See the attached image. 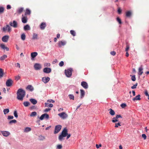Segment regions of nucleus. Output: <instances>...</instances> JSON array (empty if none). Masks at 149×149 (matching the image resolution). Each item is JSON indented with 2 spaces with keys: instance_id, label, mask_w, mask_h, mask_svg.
Instances as JSON below:
<instances>
[{
  "instance_id": "nucleus-1",
  "label": "nucleus",
  "mask_w": 149,
  "mask_h": 149,
  "mask_svg": "<svg viewBox=\"0 0 149 149\" xmlns=\"http://www.w3.org/2000/svg\"><path fill=\"white\" fill-rule=\"evenodd\" d=\"M17 98L18 100L22 101L25 95V91L21 88L19 89L17 92Z\"/></svg>"
},
{
  "instance_id": "nucleus-2",
  "label": "nucleus",
  "mask_w": 149,
  "mask_h": 149,
  "mask_svg": "<svg viewBox=\"0 0 149 149\" xmlns=\"http://www.w3.org/2000/svg\"><path fill=\"white\" fill-rule=\"evenodd\" d=\"M68 135V130L66 128H64L62 131L61 134L58 136V139L60 141L64 139L63 138L66 137Z\"/></svg>"
},
{
  "instance_id": "nucleus-3",
  "label": "nucleus",
  "mask_w": 149,
  "mask_h": 149,
  "mask_svg": "<svg viewBox=\"0 0 149 149\" xmlns=\"http://www.w3.org/2000/svg\"><path fill=\"white\" fill-rule=\"evenodd\" d=\"M72 69L70 68L67 70H65V74L68 77H70L72 75Z\"/></svg>"
},
{
  "instance_id": "nucleus-4",
  "label": "nucleus",
  "mask_w": 149,
  "mask_h": 149,
  "mask_svg": "<svg viewBox=\"0 0 149 149\" xmlns=\"http://www.w3.org/2000/svg\"><path fill=\"white\" fill-rule=\"evenodd\" d=\"M58 115L62 119H63L66 118L68 117V115L65 112H63L62 113H58Z\"/></svg>"
},
{
  "instance_id": "nucleus-5",
  "label": "nucleus",
  "mask_w": 149,
  "mask_h": 149,
  "mask_svg": "<svg viewBox=\"0 0 149 149\" xmlns=\"http://www.w3.org/2000/svg\"><path fill=\"white\" fill-rule=\"evenodd\" d=\"M61 127L62 126L61 125H56L55 127L54 133L56 134L58 133L61 130Z\"/></svg>"
},
{
  "instance_id": "nucleus-6",
  "label": "nucleus",
  "mask_w": 149,
  "mask_h": 149,
  "mask_svg": "<svg viewBox=\"0 0 149 149\" xmlns=\"http://www.w3.org/2000/svg\"><path fill=\"white\" fill-rule=\"evenodd\" d=\"M122 116L120 115H117L116 116V117H114L113 118L112 120V122L114 123L115 122H118V119L119 118H122Z\"/></svg>"
},
{
  "instance_id": "nucleus-7",
  "label": "nucleus",
  "mask_w": 149,
  "mask_h": 149,
  "mask_svg": "<svg viewBox=\"0 0 149 149\" xmlns=\"http://www.w3.org/2000/svg\"><path fill=\"white\" fill-rule=\"evenodd\" d=\"M3 32H5L7 30L8 32H10L11 30V27L8 25H6V27H4L2 29Z\"/></svg>"
},
{
  "instance_id": "nucleus-8",
  "label": "nucleus",
  "mask_w": 149,
  "mask_h": 149,
  "mask_svg": "<svg viewBox=\"0 0 149 149\" xmlns=\"http://www.w3.org/2000/svg\"><path fill=\"white\" fill-rule=\"evenodd\" d=\"M13 81L11 79L7 80L6 82V85L7 86H11L13 83Z\"/></svg>"
},
{
  "instance_id": "nucleus-9",
  "label": "nucleus",
  "mask_w": 149,
  "mask_h": 149,
  "mask_svg": "<svg viewBox=\"0 0 149 149\" xmlns=\"http://www.w3.org/2000/svg\"><path fill=\"white\" fill-rule=\"evenodd\" d=\"M9 24L11 26L15 28L17 27V22L15 21H13V22H9Z\"/></svg>"
},
{
  "instance_id": "nucleus-10",
  "label": "nucleus",
  "mask_w": 149,
  "mask_h": 149,
  "mask_svg": "<svg viewBox=\"0 0 149 149\" xmlns=\"http://www.w3.org/2000/svg\"><path fill=\"white\" fill-rule=\"evenodd\" d=\"M49 118V115L45 113L42 115L41 116L40 118V119L41 120H42L45 118L47 119H48Z\"/></svg>"
},
{
  "instance_id": "nucleus-11",
  "label": "nucleus",
  "mask_w": 149,
  "mask_h": 149,
  "mask_svg": "<svg viewBox=\"0 0 149 149\" xmlns=\"http://www.w3.org/2000/svg\"><path fill=\"white\" fill-rule=\"evenodd\" d=\"M9 37L7 35H6L3 36L2 38V40L4 42H7L9 39Z\"/></svg>"
},
{
  "instance_id": "nucleus-12",
  "label": "nucleus",
  "mask_w": 149,
  "mask_h": 149,
  "mask_svg": "<svg viewBox=\"0 0 149 149\" xmlns=\"http://www.w3.org/2000/svg\"><path fill=\"white\" fill-rule=\"evenodd\" d=\"M81 86L85 89H87L88 88V84L85 81H82L81 83Z\"/></svg>"
},
{
  "instance_id": "nucleus-13",
  "label": "nucleus",
  "mask_w": 149,
  "mask_h": 149,
  "mask_svg": "<svg viewBox=\"0 0 149 149\" xmlns=\"http://www.w3.org/2000/svg\"><path fill=\"white\" fill-rule=\"evenodd\" d=\"M35 69L36 70H40L41 68V65L39 63H35L34 65Z\"/></svg>"
},
{
  "instance_id": "nucleus-14",
  "label": "nucleus",
  "mask_w": 149,
  "mask_h": 149,
  "mask_svg": "<svg viewBox=\"0 0 149 149\" xmlns=\"http://www.w3.org/2000/svg\"><path fill=\"white\" fill-rule=\"evenodd\" d=\"M65 41H60L58 42V45L59 47H61L62 46L65 45L66 44Z\"/></svg>"
},
{
  "instance_id": "nucleus-15",
  "label": "nucleus",
  "mask_w": 149,
  "mask_h": 149,
  "mask_svg": "<svg viewBox=\"0 0 149 149\" xmlns=\"http://www.w3.org/2000/svg\"><path fill=\"white\" fill-rule=\"evenodd\" d=\"M50 78L48 77H44L42 78V81L45 83H47L50 80Z\"/></svg>"
},
{
  "instance_id": "nucleus-16",
  "label": "nucleus",
  "mask_w": 149,
  "mask_h": 149,
  "mask_svg": "<svg viewBox=\"0 0 149 149\" xmlns=\"http://www.w3.org/2000/svg\"><path fill=\"white\" fill-rule=\"evenodd\" d=\"M1 132L3 135L5 136H8L10 134L9 132L8 131H0V132Z\"/></svg>"
},
{
  "instance_id": "nucleus-17",
  "label": "nucleus",
  "mask_w": 149,
  "mask_h": 149,
  "mask_svg": "<svg viewBox=\"0 0 149 149\" xmlns=\"http://www.w3.org/2000/svg\"><path fill=\"white\" fill-rule=\"evenodd\" d=\"M43 72L46 73H49L51 72V69L50 68H45L43 69Z\"/></svg>"
},
{
  "instance_id": "nucleus-18",
  "label": "nucleus",
  "mask_w": 149,
  "mask_h": 149,
  "mask_svg": "<svg viewBox=\"0 0 149 149\" xmlns=\"http://www.w3.org/2000/svg\"><path fill=\"white\" fill-rule=\"evenodd\" d=\"M0 46L2 49H3L4 50L6 49L7 51H9V48L8 47H6L5 45L3 44L2 43L0 45Z\"/></svg>"
},
{
  "instance_id": "nucleus-19",
  "label": "nucleus",
  "mask_w": 149,
  "mask_h": 149,
  "mask_svg": "<svg viewBox=\"0 0 149 149\" xmlns=\"http://www.w3.org/2000/svg\"><path fill=\"white\" fill-rule=\"evenodd\" d=\"M46 25L45 22H42L40 25V28L41 30H44L45 28Z\"/></svg>"
},
{
  "instance_id": "nucleus-20",
  "label": "nucleus",
  "mask_w": 149,
  "mask_h": 149,
  "mask_svg": "<svg viewBox=\"0 0 149 149\" xmlns=\"http://www.w3.org/2000/svg\"><path fill=\"white\" fill-rule=\"evenodd\" d=\"M80 91V97L81 99L82 98L84 97L85 93L83 90L81 89Z\"/></svg>"
},
{
  "instance_id": "nucleus-21",
  "label": "nucleus",
  "mask_w": 149,
  "mask_h": 149,
  "mask_svg": "<svg viewBox=\"0 0 149 149\" xmlns=\"http://www.w3.org/2000/svg\"><path fill=\"white\" fill-rule=\"evenodd\" d=\"M27 89H28L29 91H32L34 90V88L31 85H29L26 88Z\"/></svg>"
},
{
  "instance_id": "nucleus-22",
  "label": "nucleus",
  "mask_w": 149,
  "mask_h": 149,
  "mask_svg": "<svg viewBox=\"0 0 149 149\" xmlns=\"http://www.w3.org/2000/svg\"><path fill=\"white\" fill-rule=\"evenodd\" d=\"M38 55V53L37 52H34L31 53V56L33 58L36 57Z\"/></svg>"
},
{
  "instance_id": "nucleus-23",
  "label": "nucleus",
  "mask_w": 149,
  "mask_h": 149,
  "mask_svg": "<svg viewBox=\"0 0 149 149\" xmlns=\"http://www.w3.org/2000/svg\"><path fill=\"white\" fill-rule=\"evenodd\" d=\"M30 101L33 104H35L37 103V100L34 99H31L30 100Z\"/></svg>"
},
{
  "instance_id": "nucleus-24",
  "label": "nucleus",
  "mask_w": 149,
  "mask_h": 149,
  "mask_svg": "<svg viewBox=\"0 0 149 149\" xmlns=\"http://www.w3.org/2000/svg\"><path fill=\"white\" fill-rule=\"evenodd\" d=\"M27 18L26 17H23L22 18V22L24 23H26L27 22Z\"/></svg>"
},
{
  "instance_id": "nucleus-25",
  "label": "nucleus",
  "mask_w": 149,
  "mask_h": 149,
  "mask_svg": "<svg viewBox=\"0 0 149 149\" xmlns=\"http://www.w3.org/2000/svg\"><path fill=\"white\" fill-rule=\"evenodd\" d=\"M4 73L3 70L0 68V78L2 77L3 76Z\"/></svg>"
},
{
  "instance_id": "nucleus-26",
  "label": "nucleus",
  "mask_w": 149,
  "mask_h": 149,
  "mask_svg": "<svg viewBox=\"0 0 149 149\" xmlns=\"http://www.w3.org/2000/svg\"><path fill=\"white\" fill-rule=\"evenodd\" d=\"M132 15L131 12L130 11H128L126 13V15L127 17H130Z\"/></svg>"
},
{
  "instance_id": "nucleus-27",
  "label": "nucleus",
  "mask_w": 149,
  "mask_h": 149,
  "mask_svg": "<svg viewBox=\"0 0 149 149\" xmlns=\"http://www.w3.org/2000/svg\"><path fill=\"white\" fill-rule=\"evenodd\" d=\"M38 38V35L36 33H33V34L32 39H37Z\"/></svg>"
},
{
  "instance_id": "nucleus-28",
  "label": "nucleus",
  "mask_w": 149,
  "mask_h": 149,
  "mask_svg": "<svg viewBox=\"0 0 149 149\" xmlns=\"http://www.w3.org/2000/svg\"><path fill=\"white\" fill-rule=\"evenodd\" d=\"M24 29L25 30H30V27L29 25L27 24L24 27Z\"/></svg>"
},
{
  "instance_id": "nucleus-29",
  "label": "nucleus",
  "mask_w": 149,
  "mask_h": 149,
  "mask_svg": "<svg viewBox=\"0 0 149 149\" xmlns=\"http://www.w3.org/2000/svg\"><path fill=\"white\" fill-rule=\"evenodd\" d=\"M133 100L134 101L140 100V95L139 94L136 96L133 99Z\"/></svg>"
},
{
  "instance_id": "nucleus-30",
  "label": "nucleus",
  "mask_w": 149,
  "mask_h": 149,
  "mask_svg": "<svg viewBox=\"0 0 149 149\" xmlns=\"http://www.w3.org/2000/svg\"><path fill=\"white\" fill-rule=\"evenodd\" d=\"M45 104L46 107H52L53 106V105L52 104H49L48 103H45Z\"/></svg>"
},
{
  "instance_id": "nucleus-31",
  "label": "nucleus",
  "mask_w": 149,
  "mask_h": 149,
  "mask_svg": "<svg viewBox=\"0 0 149 149\" xmlns=\"http://www.w3.org/2000/svg\"><path fill=\"white\" fill-rule=\"evenodd\" d=\"M109 110L110 111L109 113L111 116H113L115 114V112L114 110L111 109H110Z\"/></svg>"
},
{
  "instance_id": "nucleus-32",
  "label": "nucleus",
  "mask_w": 149,
  "mask_h": 149,
  "mask_svg": "<svg viewBox=\"0 0 149 149\" xmlns=\"http://www.w3.org/2000/svg\"><path fill=\"white\" fill-rule=\"evenodd\" d=\"M23 10L24 8H19L17 10V12L19 13H20L23 12Z\"/></svg>"
},
{
  "instance_id": "nucleus-33",
  "label": "nucleus",
  "mask_w": 149,
  "mask_h": 149,
  "mask_svg": "<svg viewBox=\"0 0 149 149\" xmlns=\"http://www.w3.org/2000/svg\"><path fill=\"white\" fill-rule=\"evenodd\" d=\"M7 56L6 55H4L3 56L1 57L0 60L1 61L4 60L5 58H7Z\"/></svg>"
},
{
  "instance_id": "nucleus-34",
  "label": "nucleus",
  "mask_w": 149,
  "mask_h": 149,
  "mask_svg": "<svg viewBox=\"0 0 149 149\" xmlns=\"http://www.w3.org/2000/svg\"><path fill=\"white\" fill-rule=\"evenodd\" d=\"M31 130V129L30 127H26L24 129V132H28L30 131Z\"/></svg>"
},
{
  "instance_id": "nucleus-35",
  "label": "nucleus",
  "mask_w": 149,
  "mask_h": 149,
  "mask_svg": "<svg viewBox=\"0 0 149 149\" xmlns=\"http://www.w3.org/2000/svg\"><path fill=\"white\" fill-rule=\"evenodd\" d=\"M37 113L36 111L33 112L31 113V114L30 115V116L31 117H33L37 115Z\"/></svg>"
},
{
  "instance_id": "nucleus-36",
  "label": "nucleus",
  "mask_w": 149,
  "mask_h": 149,
  "mask_svg": "<svg viewBox=\"0 0 149 149\" xmlns=\"http://www.w3.org/2000/svg\"><path fill=\"white\" fill-rule=\"evenodd\" d=\"M31 13V11L28 9H26L25 12V15H29Z\"/></svg>"
},
{
  "instance_id": "nucleus-37",
  "label": "nucleus",
  "mask_w": 149,
  "mask_h": 149,
  "mask_svg": "<svg viewBox=\"0 0 149 149\" xmlns=\"http://www.w3.org/2000/svg\"><path fill=\"white\" fill-rule=\"evenodd\" d=\"M23 104L25 107H27L30 105V103L28 102H25L23 103Z\"/></svg>"
},
{
  "instance_id": "nucleus-38",
  "label": "nucleus",
  "mask_w": 149,
  "mask_h": 149,
  "mask_svg": "<svg viewBox=\"0 0 149 149\" xmlns=\"http://www.w3.org/2000/svg\"><path fill=\"white\" fill-rule=\"evenodd\" d=\"M9 111V110L8 109H4L3 112L4 114H6L8 113Z\"/></svg>"
},
{
  "instance_id": "nucleus-39",
  "label": "nucleus",
  "mask_w": 149,
  "mask_h": 149,
  "mask_svg": "<svg viewBox=\"0 0 149 149\" xmlns=\"http://www.w3.org/2000/svg\"><path fill=\"white\" fill-rule=\"evenodd\" d=\"M70 33L73 36H74L76 35V33L73 30H71L70 31Z\"/></svg>"
},
{
  "instance_id": "nucleus-40",
  "label": "nucleus",
  "mask_w": 149,
  "mask_h": 149,
  "mask_svg": "<svg viewBox=\"0 0 149 149\" xmlns=\"http://www.w3.org/2000/svg\"><path fill=\"white\" fill-rule=\"evenodd\" d=\"M4 7L0 6V14L3 13L4 12Z\"/></svg>"
},
{
  "instance_id": "nucleus-41",
  "label": "nucleus",
  "mask_w": 149,
  "mask_h": 149,
  "mask_svg": "<svg viewBox=\"0 0 149 149\" xmlns=\"http://www.w3.org/2000/svg\"><path fill=\"white\" fill-rule=\"evenodd\" d=\"M126 48L125 49V51L126 52H128L129 50L130 47L129 45H128L127 43H126Z\"/></svg>"
},
{
  "instance_id": "nucleus-42",
  "label": "nucleus",
  "mask_w": 149,
  "mask_h": 149,
  "mask_svg": "<svg viewBox=\"0 0 149 149\" xmlns=\"http://www.w3.org/2000/svg\"><path fill=\"white\" fill-rule=\"evenodd\" d=\"M21 38L23 40H25L26 36L24 33H23L22 34Z\"/></svg>"
},
{
  "instance_id": "nucleus-43",
  "label": "nucleus",
  "mask_w": 149,
  "mask_h": 149,
  "mask_svg": "<svg viewBox=\"0 0 149 149\" xmlns=\"http://www.w3.org/2000/svg\"><path fill=\"white\" fill-rule=\"evenodd\" d=\"M39 139L40 140L42 141L45 139V137L44 136H42V135H40L39 136Z\"/></svg>"
},
{
  "instance_id": "nucleus-44",
  "label": "nucleus",
  "mask_w": 149,
  "mask_h": 149,
  "mask_svg": "<svg viewBox=\"0 0 149 149\" xmlns=\"http://www.w3.org/2000/svg\"><path fill=\"white\" fill-rule=\"evenodd\" d=\"M17 122V121L15 120H10L9 122V124H11L13 123H16Z\"/></svg>"
},
{
  "instance_id": "nucleus-45",
  "label": "nucleus",
  "mask_w": 149,
  "mask_h": 149,
  "mask_svg": "<svg viewBox=\"0 0 149 149\" xmlns=\"http://www.w3.org/2000/svg\"><path fill=\"white\" fill-rule=\"evenodd\" d=\"M145 95L148 97V99L149 100V95L147 90H146L144 93Z\"/></svg>"
},
{
  "instance_id": "nucleus-46",
  "label": "nucleus",
  "mask_w": 149,
  "mask_h": 149,
  "mask_svg": "<svg viewBox=\"0 0 149 149\" xmlns=\"http://www.w3.org/2000/svg\"><path fill=\"white\" fill-rule=\"evenodd\" d=\"M116 20L117 22L119 23L120 24H122V22L121 19L118 17L116 18Z\"/></svg>"
},
{
  "instance_id": "nucleus-47",
  "label": "nucleus",
  "mask_w": 149,
  "mask_h": 149,
  "mask_svg": "<svg viewBox=\"0 0 149 149\" xmlns=\"http://www.w3.org/2000/svg\"><path fill=\"white\" fill-rule=\"evenodd\" d=\"M14 114L15 117L16 118H17L18 117L17 113L16 110H15L14 111Z\"/></svg>"
},
{
  "instance_id": "nucleus-48",
  "label": "nucleus",
  "mask_w": 149,
  "mask_h": 149,
  "mask_svg": "<svg viewBox=\"0 0 149 149\" xmlns=\"http://www.w3.org/2000/svg\"><path fill=\"white\" fill-rule=\"evenodd\" d=\"M69 97L70 100H74V96L70 94L68 95Z\"/></svg>"
},
{
  "instance_id": "nucleus-49",
  "label": "nucleus",
  "mask_w": 149,
  "mask_h": 149,
  "mask_svg": "<svg viewBox=\"0 0 149 149\" xmlns=\"http://www.w3.org/2000/svg\"><path fill=\"white\" fill-rule=\"evenodd\" d=\"M44 65L45 67H49L50 66V64L49 63H46L44 64Z\"/></svg>"
},
{
  "instance_id": "nucleus-50",
  "label": "nucleus",
  "mask_w": 149,
  "mask_h": 149,
  "mask_svg": "<svg viewBox=\"0 0 149 149\" xmlns=\"http://www.w3.org/2000/svg\"><path fill=\"white\" fill-rule=\"evenodd\" d=\"M121 125L120 124V122H119L115 124V127H118V126H120Z\"/></svg>"
},
{
  "instance_id": "nucleus-51",
  "label": "nucleus",
  "mask_w": 149,
  "mask_h": 149,
  "mask_svg": "<svg viewBox=\"0 0 149 149\" xmlns=\"http://www.w3.org/2000/svg\"><path fill=\"white\" fill-rule=\"evenodd\" d=\"M137 83H136L133 86H132L131 87V88L132 89H134L136 88V86L137 85Z\"/></svg>"
},
{
  "instance_id": "nucleus-52",
  "label": "nucleus",
  "mask_w": 149,
  "mask_h": 149,
  "mask_svg": "<svg viewBox=\"0 0 149 149\" xmlns=\"http://www.w3.org/2000/svg\"><path fill=\"white\" fill-rule=\"evenodd\" d=\"M126 106H127L126 104L125 103H123V104H121L120 105V106L122 108H124Z\"/></svg>"
},
{
  "instance_id": "nucleus-53",
  "label": "nucleus",
  "mask_w": 149,
  "mask_h": 149,
  "mask_svg": "<svg viewBox=\"0 0 149 149\" xmlns=\"http://www.w3.org/2000/svg\"><path fill=\"white\" fill-rule=\"evenodd\" d=\"M132 80L133 81H135L136 80V78L135 75H133L132 77H131Z\"/></svg>"
},
{
  "instance_id": "nucleus-54",
  "label": "nucleus",
  "mask_w": 149,
  "mask_h": 149,
  "mask_svg": "<svg viewBox=\"0 0 149 149\" xmlns=\"http://www.w3.org/2000/svg\"><path fill=\"white\" fill-rule=\"evenodd\" d=\"M59 65L61 67L63 66L64 65V63L63 61H61V62H60Z\"/></svg>"
},
{
  "instance_id": "nucleus-55",
  "label": "nucleus",
  "mask_w": 149,
  "mask_h": 149,
  "mask_svg": "<svg viewBox=\"0 0 149 149\" xmlns=\"http://www.w3.org/2000/svg\"><path fill=\"white\" fill-rule=\"evenodd\" d=\"M142 137L144 140H145L146 139V136L145 134H143L142 135Z\"/></svg>"
},
{
  "instance_id": "nucleus-56",
  "label": "nucleus",
  "mask_w": 149,
  "mask_h": 149,
  "mask_svg": "<svg viewBox=\"0 0 149 149\" xmlns=\"http://www.w3.org/2000/svg\"><path fill=\"white\" fill-rule=\"evenodd\" d=\"M47 102H52L53 103L54 102V101L52 100H47Z\"/></svg>"
},
{
  "instance_id": "nucleus-57",
  "label": "nucleus",
  "mask_w": 149,
  "mask_h": 149,
  "mask_svg": "<svg viewBox=\"0 0 149 149\" xmlns=\"http://www.w3.org/2000/svg\"><path fill=\"white\" fill-rule=\"evenodd\" d=\"M62 148V146L61 145H58L57 146V148L61 149Z\"/></svg>"
},
{
  "instance_id": "nucleus-58",
  "label": "nucleus",
  "mask_w": 149,
  "mask_h": 149,
  "mask_svg": "<svg viewBox=\"0 0 149 149\" xmlns=\"http://www.w3.org/2000/svg\"><path fill=\"white\" fill-rule=\"evenodd\" d=\"M102 146V144H99V145L97 144L96 145V147L97 148H99L100 147Z\"/></svg>"
},
{
  "instance_id": "nucleus-59",
  "label": "nucleus",
  "mask_w": 149,
  "mask_h": 149,
  "mask_svg": "<svg viewBox=\"0 0 149 149\" xmlns=\"http://www.w3.org/2000/svg\"><path fill=\"white\" fill-rule=\"evenodd\" d=\"M110 54L111 55H113V56H114L116 54V52H115L113 51L111 52H110Z\"/></svg>"
},
{
  "instance_id": "nucleus-60",
  "label": "nucleus",
  "mask_w": 149,
  "mask_h": 149,
  "mask_svg": "<svg viewBox=\"0 0 149 149\" xmlns=\"http://www.w3.org/2000/svg\"><path fill=\"white\" fill-rule=\"evenodd\" d=\"M13 116H8V119H13Z\"/></svg>"
},
{
  "instance_id": "nucleus-61",
  "label": "nucleus",
  "mask_w": 149,
  "mask_h": 149,
  "mask_svg": "<svg viewBox=\"0 0 149 149\" xmlns=\"http://www.w3.org/2000/svg\"><path fill=\"white\" fill-rule=\"evenodd\" d=\"M57 62V60L56 59H54V60L52 61V63L53 64H55Z\"/></svg>"
},
{
  "instance_id": "nucleus-62",
  "label": "nucleus",
  "mask_w": 149,
  "mask_h": 149,
  "mask_svg": "<svg viewBox=\"0 0 149 149\" xmlns=\"http://www.w3.org/2000/svg\"><path fill=\"white\" fill-rule=\"evenodd\" d=\"M121 10L120 8H119L118 10V13L120 14L121 12Z\"/></svg>"
},
{
  "instance_id": "nucleus-63",
  "label": "nucleus",
  "mask_w": 149,
  "mask_h": 149,
  "mask_svg": "<svg viewBox=\"0 0 149 149\" xmlns=\"http://www.w3.org/2000/svg\"><path fill=\"white\" fill-rule=\"evenodd\" d=\"M51 109L49 108H47L44 111L45 112H48L50 111L51 110Z\"/></svg>"
},
{
  "instance_id": "nucleus-64",
  "label": "nucleus",
  "mask_w": 149,
  "mask_h": 149,
  "mask_svg": "<svg viewBox=\"0 0 149 149\" xmlns=\"http://www.w3.org/2000/svg\"><path fill=\"white\" fill-rule=\"evenodd\" d=\"M11 8V6L9 5H8L7 6V9H9Z\"/></svg>"
}]
</instances>
